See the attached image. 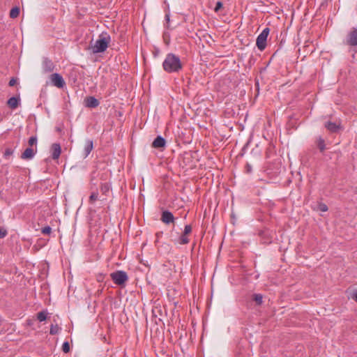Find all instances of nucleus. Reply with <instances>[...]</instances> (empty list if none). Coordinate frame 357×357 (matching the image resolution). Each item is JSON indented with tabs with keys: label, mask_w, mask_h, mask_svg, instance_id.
<instances>
[{
	"label": "nucleus",
	"mask_w": 357,
	"mask_h": 357,
	"mask_svg": "<svg viewBox=\"0 0 357 357\" xmlns=\"http://www.w3.org/2000/svg\"><path fill=\"white\" fill-rule=\"evenodd\" d=\"M163 70L168 73H176L183 68V64L178 56L168 53L162 63Z\"/></svg>",
	"instance_id": "1"
},
{
	"label": "nucleus",
	"mask_w": 357,
	"mask_h": 357,
	"mask_svg": "<svg viewBox=\"0 0 357 357\" xmlns=\"http://www.w3.org/2000/svg\"><path fill=\"white\" fill-rule=\"evenodd\" d=\"M110 41V36L107 32H102L99 36L98 39L95 42L94 45L92 47V52L94 54L105 52L107 50Z\"/></svg>",
	"instance_id": "2"
},
{
	"label": "nucleus",
	"mask_w": 357,
	"mask_h": 357,
	"mask_svg": "<svg viewBox=\"0 0 357 357\" xmlns=\"http://www.w3.org/2000/svg\"><path fill=\"white\" fill-rule=\"evenodd\" d=\"M111 278L117 285H123L128 280L127 273L123 271H116L110 274Z\"/></svg>",
	"instance_id": "3"
},
{
	"label": "nucleus",
	"mask_w": 357,
	"mask_h": 357,
	"mask_svg": "<svg viewBox=\"0 0 357 357\" xmlns=\"http://www.w3.org/2000/svg\"><path fill=\"white\" fill-rule=\"evenodd\" d=\"M268 33L269 29L265 28L257 38L256 45L259 50H264L265 49Z\"/></svg>",
	"instance_id": "4"
},
{
	"label": "nucleus",
	"mask_w": 357,
	"mask_h": 357,
	"mask_svg": "<svg viewBox=\"0 0 357 357\" xmlns=\"http://www.w3.org/2000/svg\"><path fill=\"white\" fill-rule=\"evenodd\" d=\"M50 80H51L52 85H54L59 89L63 88L66 84V82H65L63 77L59 73L52 74L50 75Z\"/></svg>",
	"instance_id": "5"
},
{
	"label": "nucleus",
	"mask_w": 357,
	"mask_h": 357,
	"mask_svg": "<svg viewBox=\"0 0 357 357\" xmlns=\"http://www.w3.org/2000/svg\"><path fill=\"white\" fill-rule=\"evenodd\" d=\"M160 220L163 223L169 225L174 222L175 218L172 212L166 210L162 212Z\"/></svg>",
	"instance_id": "6"
},
{
	"label": "nucleus",
	"mask_w": 357,
	"mask_h": 357,
	"mask_svg": "<svg viewBox=\"0 0 357 357\" xmlns=\"http://www.w3.org/2000/svg\"><path fill=\"white\" fill-rule=\"evenodd\" d=\"M192 232V227L190 225H187L185 226L183 233L179 238V243L180 244H187L189 243V239L188 238V235Z\"/></svg>",
	"instance_id": "7"
},
{
	"label": "nucleus",
	"mask_w": 357,
	"mask_h": 357,
	"mask_svg": "<svg viewBox=\"0 0 357 357\" xmlns=\"http://www.w3.org/2000/svg\"><path fill=\"white\" fill-rule=\"evenodd\" d=\"M347 44L350 46L357 45V29L349 32L347 37Z\"/></svg>",
	"instance_id": "8"
},
{
	"label": "nucleus",
	"mask_w": 357,
	"mask_h": 357,
	"mask_svg": "<svg viewBox=\"0 0 357 357\" xmlns=\"http://www.w3.org/2000/svg\"><path fill=\"white\" fill-rule=\"evenodd\" d=\"M93 149V142L91 139H86L85 140L84 146V150L82 156L84 158H86L89 156L90 153Z\"/></svg>",
	"instance_id": "9"
},
{
	"label": "nucleus",
	"mask_w": 357,
	"mask_h": 357,
	"mask_svg": "<svg viewBox=\"0 0 357 357\" xmlns=\"http://www.w3.org/2000/svg\"><path fill=\"white\" fill-rule=\"evenodd\" d=\"M52 158L54 160H57L61 153V145L59 143H54L51 146Z\"/></svg>",
	"instance_id": "10"
},
{
	"label": "nucleus",
	"mask_w": 357,
	"mask_h": 357,
	"mask_svg": "<svg viewBox=\"0 0 357 357\" xmlns=\"http://www.w3.org/2000/svg\"><path fill=\"white\" fill-rule=\"evenodd\" d=\"M99 105V101L93 96L86 97L85 106L89 108H96Z\"/></svg>",
	"instance_id": "11"
},
{
	"label": "nucleus",
	"mask_w": 357,
	"mask_h": 357,
	"mask_svg": "<svg viewBox=\"0 0 357 357\" xmlns=\"http://www.w3.org/2000/svg\"><path fill=\"white\" fill-rule=\"evenodd\" d=\"M36 153V151H34L33 149L26 148L22 153L21 158L23 160H31L34 157Z\"/></svg>",
	"instance_id": "12"
},
{
	"label": "nucleus",
	"mask_w": 357,
	"mask_h": 357,
	"mask_svg": "<svg viewBox=\"0 0 357 357\" xmlns=\"http://www.w3.org/2000/svg\"><path fill=\"white\" fill-rule=\"evenodd\" d=\"M166 144L165 139L160 135L158 136L153 142L152 146L155 149L165 147Z\"/></svg>",
	"instance_id": "13"
},
{
	"label": "nucleus",
	"mask_w": 357,
	"mask_h": 357,
	"mask_svg": "<svg viewBox=\"0 0 357 357\" xmlns=\"http://www.w3.org/2000/svg\"><path fill=\"white\" fill-rule=\"evenodd\" d=\"M325 127L331 132H337L340 129V125L331 121H328L325 123Z\"/></svg>",
	"instance_id": "14"
},
{
	"label": "nucleus",
	"mask_w": 357,
	"mask_h": 357,
	"mask_svg": "<svg viewBox=\"0 0 357 357\" xmlns=\"http://www.w3.org/2000/svg\"><path fill=\"white\" fill-rule=\"evenodd\" d=\"M20 98L16 97H11L8 99V105L12 109H16L20 103Z\"/></svg>",
	"instance_id": "15"
},
{
	"label": "nucleus",
	"mask_w": 357,
	"mask_h": 357,
	"mask_svg": "<svg viewBox=\"0 0 357 357\" xmlns=\"http://www.w3.org/2000/svg\"><path fill=\"white\" fill-rule=\"evenodd\" d=\"M54 64L52 61L48 59H45L43 61V68L45 72H52L54 70Z\"/></svg>",
	"instance_id": "16"
},
{
	"label": "nucleus",
	"mask_w": 357,
	"mask_h": 357,
	"mask_svg": "<svg viewBox=\"0 0 357 357\" xmlns=\"http://www.w3.org/2000/svg\"><path fill=\"white\" fill-rule=\"evenodd\" d=\"M316 144L321 152H323L326 149L325 140L321 137L317 138Z\"/></svg>",
	"instance_id": "17"
},
{
	"label": "nucleus",
	"mask_w": 357,
	"mask_h": 357,
	"mask_svg": "<svg viewBox=\"0 0 357 357\" xmlns=\"http://www.w3.org/2000/svg\"><path fill=\"white\" fill-rule=\"evenodd\" d=\"M60 330L61 328L57 324H52L50 326V333L51 335H56Z\"/></svg>",
	"instance_id": "18"
},
{
	"label": "nucleus",
	"mask_w": 357,
	"mask_h": 357,
	"mask_svg": "<svg viewBox=\"0 0 357 357\" xmlns=\"http://www.w3.org/2000/svg\"><path fill=\"white\" fill-rule=\"evenodd\" d=\"M20 14V8L18 7L13 8L10 11V17L11 18L17 17Z\"/></svg>",
	"instance_id": "19"
},
{
	"label": "nucleus",
	"mask_w": 357,
	"mask_h": 357,
	"mask_svg": "<svg viewBox=\"0 0 357 357\" xmlns=\"http://www.w3.org/2000/svg\"><path fill=\"white\" fill-rule=\"evenodd\" d=\"M37 318L39 321H44L47 319V312L45 311H41L38 313Z\"/></svg>",
	"instance_id": "20"
},
{
	"label": "nucleus",
	"mask_w": 357,
	"mask_h": 357,
	"mask_svg": "<svg viewBox=\"0 0 357 357\" xmlns=\"http://www.w3.org/2000/svg\"><path fill=\"white\" fill-rule=\"evenodd\" d=\"M98 198V192H92L89 197V203H94Z\"/></svg>",
	"instance_id": "21"
},
{
	"label": "nucleus",
	"mask_w": 357,
	"mask_h": 357,
	"mask_svg": "<svg viewBox=\"0 0 357 357\" xmlns=\"http://www.w3.org/2000/svg\"><path fill=\"white\" fill-rule=\"evenodd\" d=\"M238 351H236V357H243V346L240 344L238 346Z\"/></svg>",
	"instance_id": "22"
},
{
	"label": "nucleus",
	"mask_w": 357,
	"mask_h": 357,
	"mask_svg": "<svg viewBox=\"0 0 357 357\" xmlns=\"http://www.w3.org/2000/svg\"><path fill=\"white\" fill-rule=\"evenodd\" d=\"M14 151L13 149L11 148H6L4 153H3V156L4 158H8L9 156H10L11 155H13Z\"/></svg>",
	"instance_id": "23"
},
{
	"label": "nucleus",
	"mask_w": 357,
	"mask_h": 357,
	"mask_svg": "<svg viewBox=\"0 0 357 357\" xmlns=\"http://www.w3.org/2000/svg\"><path fill=\"white\" fill-rule=\"evenodd\" d=\"M263 297L261 294H255L254 300L257 303V304L260 305L262 303Z\"/></svg>",
	"instance_id": "24"
},
{
	"label": "nucleus",
	"mask_w": 357,
	"mask_h": 357,
	"mask_svg": "<svg viewBox=\"0 0 357 357\" xmlns=\"http://www.w3.org/2000/svg\"><path fill=\"white\" fill-rule=\"evenodd\" d=\"M62 350L64 353H68L70 351V345L68 342H64L62 345Z\"/></svg>",
	"instance_id": "25"
},
{
	"label": "nucleus",
	"mask_w": 357,
	"mask_h": 357,
	"mask_svg": "<svg viewBox=\"0 0 357 357\" xmlns=\"http://www.w3.org/2000/svg\"><path fill=\"white\" fill-rule=\"evenodd\" d=\"M37 144V137L36 136H32L29 139V146H32L33 145H36Z\"/></svg>",
	"instance_id": "26"
},
{
	"label": "nucleus",
	"mask_w": 357,
	"mask_h": 357,
	"mask_svg": "<svg viewBox=\"0 0 357 357\" xmlns=\"http://www.w3.org/2000/svg\"><path fill=\"white\" fill-rule=\"evenodd\" d=\"M52 231V228L50 226H45L42 228L41 232L43 234H50Z\"/></svg>",
	"instance_id": "27"
},
{
	"label": "nucleus",
	"mask_w": 357,
	"mask_h": 357,
	"mask_svg": "<svg viewBox=\"0 0 357 357\" xmlns=\"http://www.w3.org/2000/svg\"><path fill=\"white\" fill-rule=\"evenodd\" d=\"M251 155H258L260 156L261 155V150L257 146L256 149H254L252 150L250 153Z\"/></svg>",
	"instance_id": "28"
},
{
	"label": "nucleus",
	"mask_w": 357,
	"mask_h": 357,
	"mask_svg": "<svg viewBox=\"0 0 357 357\" xmlns=\"http://www.w3.org/2000/svg\"><path fill=\"white\" fill-rule=\"evenodd\" d=\"M319 209L321 211H322V212H326V211H328V206H327L325 204H324V203H320V204H319Z\"/></svg>",
	"instance_id": "29"
},
{
	"label": "nucleus",
	"mask_w": 357,
	"mask_h": 357,
	"mask_svg": "<svg viewBox=\"0 0 357 357\" xmlns=\"http://www.w3.org/2000/svg\"><path fill=\"white\" fill-rule=\"evenodd\" d=\"M7 235V230L3 227H0V238H4Z\"/></svg>",
	"instance_id": "30"
},
{
	"label": "nucleus",
	"mask_w": 357,
	"mask_h": 357,
	"mask_svg": "<svg viewBox=\"0 0 357 357\" xmlns=\"http://www.w3.org/2000/svg\"><path fill=\"white\" fill-rule=\"evenodd\" d=\"M222 7V3L221 1H218L216 3L214 10L215 12H218Z\"/></svg>",
	"instance_id": "31"
},
{
	"label": "nucleus",
	"mask_w": 357,
	"mask_h": 357,
	"mask_svg": "<svg viewBox=\"0 0 357 357\" xmlns=\"http://www.w3.org/2000/svg\"><path fill=\"white\" fill-rule=\"evenodd\" d=\"M101 190L103 192H106L107 191L109 190V186H108V184L107 183H104L101 185Z\"/></svg>",
	"instance_id": "32"
},
{
	"label": "nucleus",
	"mask_w": 357,
	"mask_h": 357,
	"mask_svg": "<svg viewBox=\"0 0 357 357\" xmlns=\"http://www.w3.org/2000/svg\"><path fill=\"white\" fill-rule=\"evenodd\" d=\"M16 83H17V79H15V78L13 77V78H11V79H10V80L9 81L8 84H9V86H15V84H16Z\"/></svg>",
	"instance_id": "33"
},
{
	"label": "nucleus",
	"mask_w": 357,
	"mask_h": 357,
	"mask_svg": "<svg viewBox=\"0 0 357 357\" xmlns=\"http://www.w3.org/2000/svg\"><path fill=\"white\" fill-rule=\"evenodd\" d=\"M165 20L167 22V24L165 25V26L167 29H169V20H170L169 14H166L165 15Z\"/></svg>",
	"instance_id": "34"
},
{
	"label": "nucleus",
	"mask_w": 357,
	"mask_h": 357,
	"mask_svg": "<svg viewBox=\"0 0 357 357\" xmlns=\"http://www.w3.org/2000/svg\"><path fill=\"white\" fill-rule=\"evenodd\" d=\"M246 169H247V173H250L252 171V167L251 166L247 163V167H246Z\"/></svg>",
	"instance_id": "35"
},
{
	"label": "nucleus",
	"mask_w": 357,
	"mask_h": 357,
	"mask_svg": "<svg viewBox=\"0 0 357 357\" xmlns=\"http://www.w3.org/2000/svg\"><path fill=\"white\" fill-rule=\"evenodd\" d=\"M352 298H354L357 302V290L355 291V293L352 296Z\"/></svg>",
	"instance_id": "36"
},
{
	"label": "nucleus",
	"mask_w": 357,
	"mask_h": 357,
	"mask_svg": "<svg viewBox=\"0 0 357 357\" xmlns=\"http://www.w3.org/2000/svg\"><path fill=\"white\" fill-rule=\"evenodd\" d=\"M245 149V145L243 146L241 151H243Z\"/></svg>",
	"instance_id": "37"
},
{
	"label": "nucleus",
	"mask_w": 357,
	"mask_h": 357,
	"mask_svg": "<svg viewBox=\"0 0 357 357\" xmlns=\"http://www.w3.org/2000/svg\"><path fill=\"white\" fill-rule=\"evenodd\" d=\"M268 171V174H270L271 173L269 172V169H267Z\"/></svg>",
	"instance_id": "38"
}]
</instances>
